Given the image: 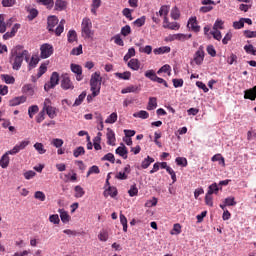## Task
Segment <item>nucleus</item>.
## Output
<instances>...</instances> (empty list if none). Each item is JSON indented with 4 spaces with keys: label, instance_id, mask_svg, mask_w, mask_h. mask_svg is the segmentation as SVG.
Here are the masks:
<instances>
[{
    "label": "nucleus",
    "instance_id": "f257e3e1",
    "mask_svg": "<svg viewBox=\"0 0 256 256\" xmlns=\"http://www.w3.org/2000/svg\"><path fill=\"white\" fill-rule=\"evenodd\" d=\"M81 36L84 39H93L95 36V30H93V22L91 19L85 17L81 23Z\"/></svg>",
    "mask_w": 256,
    "mask_h": 256
},
{
    "label": "nucleus",
    "instance_id": "f03ea898",
    "mask_svg": "<svg viewBox=\"0 0 256 256\" xmlns=\"http://www.w3.org/2000/svg\"><path fill=\"white\" fill-rule=\"evenodd\" d=\"M103 82V77H101L100 72H94L90 79V91H92L93 96L97 97L101 93V83Z\"/></svg>",
    "mask_w": 256,
    "mask_h": 256
},
{
    "label": "nucleus",
    "instance_id": "7ed1b4c3",
    "mask_svg": "<svg viewBox=\"0 0 256 256\" xmlns=\"http://www.w3.org/2000/svg\"><path fill=\"white\" fill-rule=\"evenodd\" d=\"M23 59H25V61L29 63V52L27 50H24L16 54L13 62V69H15L16 71H19V69H21Z\"/></svg>",
    "mask_w": 256,
    "mask_h": 256
},
{
    "label": "nucleus",
    "instance_id": "20e7f679",
    "mask_svg": "<svg viewBox=\"0 0 256 256\" xmlns=\"http://www.w3.org/2000/svg\"><path fill=\"white\" fill-rule=\"evenodd\" d=\"M42 110H44V113H46L50 119H55V117H57V108L51 106V99L49 98L44 100Z\"/></svg>",
    "mask_w": 256,
    "mask_h": 256
},
{
    "label": "nucleus",
    "instance_id": "39448f33",
    "mask_svg": "<svg viewBox=\"0 0 256 256\" xmlns=\"http://www.w3.org/2000/svg\"><path fill=\"white\" fill-rule=\"evenodd\" d=\"M57 85H59V73L53 72L50 77V82L44 85V89L45 91H49L50 89L57 87Z\"/></svg>",
    "mask_w": 256,
    "mask_h": 256
},
{
    "label": "nucleus",
    "instance_id": "423d86ee",
    "mask_svg": "<svg viewBox=\"0 0 256 256\" xmlns=\"http://www.w3.org/2000/svg\"><path fill=\"white\" fill-rule=\"evenodd\" d=\"M41 59H49V56L53 53V46L51 44H43L40 47Z\"/></svg>",
    "mask_w": 256,
    "mask_h": 256
},
{
    "label": "nucleus",
    "instance_id": "0eeeda50",
    "mask_svg": "<svg viewBox=\"0 0 256 256\" xmlns=\"http://www.w3.org/2000/svg\"><path fill=\"white\" fill-rule=\"evenodd\" d=\"M28 140H24L16 144L11 150H8V153H11V155H17L20 151H23L28 145H29Z\"/></svg>",
    "mask_w": 256,
    "mask_h": 256
},
{
    "label": "nucleus",
    "instance_id": "6e6552de",
    "mask_svg": "<svg viewBox=\"0 0 256 256\" xmlns=\"http://www.w3.org/2000/svg\"><path fill=\"white\" fill-rule=\"evenodd\" d=\"M70 69L76 75V81H83V68L79 64H71Z\"/></svg>",
    "mask_w": 256,
    "mask_h": 256
},
{
    "label": "nucleus",
    "instance_id": "1a4fd4ad",
    "mask_svg": "<svg viewBox=\"0 0 256 256\" xmlns=\"http://www.w3.org/2000/svg\"><path fill=\"white\" fill-rule=\"evenodd\" d=\"M204 59L205 51L203 50V46H200L194 54V62L196 63V65H202Z\"/></svg>",
    "mask_w": 256,
    "mask_h": 256
},
{
    "label": "nucleus",
    "instance_id": "9d476101",
    "mask_svg": "<svg viewBox=\"0 0 256 256\" xmlns=\"http://www.w3.org/2000/svg\"><path fill=\"white\" fill-rule=\"evenodd\" d=\"M187 27L190 31H193L194 33H199V31H201V26L197 24V17H191L188 20Z\"/></svg>",
    "mask_w": 256,
    "mask_h": 256
},
{
    "label": "nucleus",
    "instance_id": "9b49d317",
    "mask_svg": "<svg viewBox=\"0 0 256 256\" xmlns=\"http://www.w3.org/2000/svg\"><path fill=\"white\" fill-rule=\"evenodd\" d=\"M129 173H131V166L128 164L124 167L123 171H120L115 175V178L119 181H125L128 179L127 175H129Z\"/></svg>",
    "mask_w": 256,
    "mask_h": 256
},
{
    "label": "nucleus",
    "instance_id": "f8f14e48",
    "mask_svg": "<svg viewBox=\"0 0 256 256\" xmlns=\"http://www.w3.org/2000/svg\"><path fill=\"white\" fill-rule=\"evenodd\" d=\"M61 87L65 91H68V89L73 90L75 89V86L73 85V82H71V78H69L68 75H64L61 80Z\"/></svg>",
    "mask_w": 256,
    "mask_h": 256
},
{
    "label": "nucleus",
    "instance_id": "ddd939ff",
    "mask_svg": "<svg viewBox=\"0 0 256 256\" xmlns=\"http://www.w3.org/2000/svg\"><path fill=\"white\" fill-rule=\"evenodd\" d=\"M106 137L107 144L115 147V142L117 141V139L115 138V132L111 128L107 129Z\"/></svg>",
    "mask_w": 256,
    "mask_h": 256
},
{
    "label": "nucleus",
    "instance_id": "4468645a",
    "mask_svg": "<svg viewBox=\"0 0 256 256\" xmlns=\"http://www.w3.org/2000/svg\"><path fill=\"white\" fill-rule=\"evenodd\" d=\"M27 101L26 96H18L9 101L10 107H17V105H22V103H25Z\"/></svg>",
    "mask_w": 256,
    "mask_h": 256
},
{
    "label": "nucleus",
    "instance_id": "2eb2a0df",
    "mask_svg": "<svg viewBox=\"0 0 256 256\" xmlns=\"http://www.w3.org/2000/svg\"><path fill=\"white\" fill-rule=\"evenodd\" d=\"M127 65L132 71H139L141 68V62L137 58L130 59Z\"/></svg>",
    "mask_w": 256,
    "mask_h": 256
},
{
    "label": "nucleus",
    "instance_id": "dca6fc26",
    "mask_svg": "<svg viewBox=\"0 0 256 256\" xmlns=\"http://www.w3.org/2000/svg\"><path fill=\"white\" fill-rule=\"evenodd\" d=\"M9 155H11V153H9V151H7L0 159V167H2V169H7V167H9Z\"/></svg>",
    "mask_w": 256,
    "mask_h": 256
},
{
    "label": "nucleus",
    "instance_id": "f3484780",
    "mask_svg": "<svg viewBox=\"0 0 256 256\" xmlns=\"http://www.w3.org/2000/svg\"><path fill=\"white\" fill-rule=\"evenodd\" d=\"M244 99H250V101H255L256 99V86L252 89L244 91Z\"/></svg>",
    "mask_w": 256,
    "mask_h": 256
},
{
    "label": "nucleus",
    "instance_id": "a211bd4d",
    "mask_svg": "<svg viewBox=\"0 0 256 256\" xmlns=\"http://www.w3.org/2000/svg\"><path fill=\"white\" fill-rule=\"evenodd\" d=\"M59 23V19L57 16H50L48 17V30L55 31V25Z\"/></svg>",
    "mask_w": 256,
    "mask_h": 256
},
{
    "label": "nucleus",
    "instance_id": "6ab92c4d",
    "mask_svg": "<svg viewBox=\"0 0 256 256\" xmlns=\"http://www.w3.org/2000/svg\"><path fill=\"white\" fill-rule=\"evenodd\" d=\"M116 155H119L123 159H127V154L129 153L127 151V147H125V144H121L115 151Z\"/></svg>",
    "mask_w": 256,
    "mask_h": 256
},
{
    "label": "nucleus",
    "instance_id": "aec40b11",
    "mask_svg": "<svg viewBox=\"0 0 256 256\" xmlns=\"http://www.w3.org/2000/svg\"><path fill=\"white\" fill-rule=\"evenodd\" d=\"M58 213L62 223H69V221H71V216L69 215V212L65 211V209H59Z\"/></svg>",
    "mask_w": 256,
    "mask_h": 256
},
{
    "label": "nucleus",
    "instance_id": "412c9836",
    "mask_svg": "<svg viewBox=\"0 0 256 256\" xmlns=\"http://www.w3.org/2000/svg\"><path fill=\"white\" fill-rule=\"evenodd\" d=\"M138 91H141L139 86H137V85H130V86L126 87V88H123L121 90V93H122V95H125L127 93H138Z\"/></svg>",
    "mask_w": 256,
    "mask_h": 256
},
{
    "label": "nucleus",
    "instance_id": "4be33fe9",
    "mask_svg": "<svg viewBox=\"0 0 256 256\" xmlns=\"http://www.w3.org/2000/svg\"><path fill=\"white\" fill-rule=\"evenodd\" d=\"M154 55H163L165 53H171V47L162 46L153 50Z\"/></svg>",
    "mask_w": 256,
    "mask_h": 256
},
{
    "label": "nucleus",
    "instance_id": "5701e85b",
    "mask_svg": "<svg viewBox=\"0 0 256 256\" xmlns=\"http://www.w3.org/2000/svg\"><path fill=\"white\" fill-rule=\"evenodd\" d=\"M211 161L213 163L218 162V165H221V167H225V158L221 154H215L212 158Z\"/></svg>",
    "mask_w": 256,
    "mask_h": 256
},
{
    "label": "nucleus",
    "instance_id": "b1692460",
    "mask_svg": "<svg viewBox=\"0 0 256 256\" xmlns=\"http://www.w3.org/2000/svg\"><path fill=\"white\" fill-rule=\"evenodd\" d=\"M115 77H117V79H122L123 81H129V79H131V72L126 71V72H116Z\"/></svg>",
    "mask_w": 256,
    "mask_h": 256
},
{
    "label": "nucleus",
    "instance_id": "393cba45",
    "mask_svg": "<svg viewBox=\"0 0 256 256\" xmlns=\"http://www.w3.org/2000/svg\"><path fill=\"white\" fill-rule=\"evenodd\" d=\"M133 117H135L136 119H149V112L145 110H140L138 112H135L133 114Z\"/></svg>",
    "mask_w": 256,
    "mask_h": 256
},
{
    "label": "nucleus",
    "instance_id": "a878e982",
    "mask_svg": "<svg viewBox=\"0 0 256 256\" xmlns=\"http://www.w3.org/2000/svg\"><path fill=\"white\" fill-rule=\"evenodd\" d=\"M154 109H157V98L150 97L147 105V110L154 111Z\"/></svg>",
    "mask_w": 256,
    "mask_h": 256
},
{
    "label": "nucleus",
    "instance_id": "bb28decb",
    "mask_svg": "<svg viewBox=\"0 0 256 256\" xmlns=\"http://www.w3.org/2000/svg\"><path fill=\"white\" fill-rule=\"evenodd\" d=\"M98 239L103 243L107 242L109 240V232L105 229H102L98 234Z\"/></svg>",
    "mask_w": 256,
    "mask_h": 256
},
{
    "label": "nucleus",
    "instance_id": "cd10ccee",
    "mask_svg": "<svg viewBox=\"0 0 256 256\" xmlns=\"http://www.w3.org/2000/svg\"><path fill=\"white\" fill-rule=\"evenodd\" d=\"M1 79L3 82H5L7 85H13L15 83V77L9 75V74H2Z\"/></svg>",
    "mask_w": 256,
    "mask_h": 256
},
{
    "label": "nucleus",
    "instance_id": "c85d7f7f",
    "mask_svg": "<svg viewBox=\"0 0 256 256\" xmlns=\"http://www.w3.org/2000/svg\"><path fill=\"white\" fill-rule=\"evenodd\" d=\"M74 191V197H76V199H81V197L85 195V190L79 185L75 186Z\"/></svg>",
    "mask_w": 256,
    "mask_h": 256
},
{
    "label": "nucleus",
    "instance_id": "c756f323",
    "mask_svg": "<svg viewBox=\"0 0 256 256\" xmlns=\"http://www.w3.org/2000/svg\"><path fill=\"white\" fill-rule=\"evenodd\" d=\"M55 9L56 11H64V9H67V2L63 0H56Z\"/></svg>",
    "mask_w": 256,
    "mask_h": 256
},
{
    "label": "nucleus",
    "instance_id": "7c9ffc66",
    "mask_svg": "<svg viewBox=\"0 0 256 256\" xmlns=\"http://www.w3.org/2000/svg\"><path fill=\"white\" fill-rule=\"evenodd\" d=\"M85 97H87V92L83 91L75 100L73 107H79L81 103L85 100Z\"/></svg>",
    "mask_w": 256,
    "mask_h": 256
},
{
    "label": "nucleus",
    "instance_id": "2f4dec72",
    "mask_svg": "<svg viewBox=\"0 0 256 256\" xmlns=\"http://www.w3.org/2000/svg\"><path fill=\"white\" fill-rule=\"evenodd\" d=\"M23 93H26V95L33 96L35 93V89L33 88V85L31 84H26L22 88Z\"/></svg>",
    "mask_w": 256,
    "mask_h": 256
},
{
    "label": "nucleus",
    "instance_id": "473e14b6",
    "mask_svg": "<svg viewBox=\"0 0 256 256\" xmlns=\"http://www.w3.org/2000/svg\"><path fill=\"white\" fill-rule=\"evenodd\" d=\"M117 119H118V116H117V112H113L111 113L107 119L105 120V123L109 124V125H113V123H116L117 122Z\"/></svg>",
    "mask_w": 256,
    "mask_h": 256
},
{
    "label": "nucleus",
    "instance_id": "72a5a7b5",
    "mask_svg": "<svg viewBox=\"0 0 256 256\" xmlns=\"http://www.w3.org/2000/svg\"><path fill=\"white\" fill-rule=\"evenodd\" d=\"M108 195H110V197H117V188L109 186L104 192L105 197H108Z\"/></svg>",
    "mask_w": 256,
    "mask_h": 256
},
{
    "label": "nucleus",
    "instance_id": "f704fd0d",
    "mask_svg": "<svg viewBox=\"0 0 256 256\" xmlns=\"http://www.w3.org/2000/svg\"><path fill=\"white\" fill-rule=\"evenodd\" d=\"M34 149L37 150L39 155H45V153H47V150L45 149V146L43 145V143H39V142L35 143Z\"/></svg>",
    "mask_w": 256,
    "mask_h": 256
},
{
    "label": "nucleus",
    "instance_id": "c9c22d12",
    "mask_svg": "<svg viewBox=\"0 0 256 256\" xmlns=\"http://www.w3.org/2000/svg\"><path fill=\"white\" fill-rule=\"evenodd\" d=\"M164 29H171V31H179L180 25L177 22H170V24L163 25Z\"/></svg>",
    "mask_w": 256,
    "mask_h": 256
},
{
    "label": "nucleus",
    "instance_id": "e433bc0d",
    "mask_svg": "<svg viewBox=\"0 0 256 256\" xmlns=\"http://www.w3.org/2000/svg\"><path fill=\"white\" fill-rule=\"evenodd\" d=\"M67 37L68 43H75L77 41V32L75 30H69Z\"/></svg>",
    "mask_w": 256,
    "mask_h": 256
},
{
    "label": "nucleus",
    "instance_id": "4c0bfd02",
    "mask_svg": "<svg viewBox=\"0 0 256 256\" xmlns=\"http://www.w3.org/2000/svg\"><path fill=\"white\" fill-rule=\"evenodd\" d=\"M63 31H65V20L60 21L59 25L55 29V35H57V37H59V35H61V33H63Z\"/></svg>",
    "mask_w": 256,
    "mask_h": 256
},
{
    "label": "nucleus",
    "instance_id": "58836bf2",
    "mask_svg": "<svg viewBox=\"0 0 256 256\" xmlns=\"http://www.w3.org/2000/svg\"><path fill=\"white\" fill-rule=\"evenodd\" d=\"M36 113H39V106L37 105H32L28 108V115L30 119H33Z\"/></svg>",
    "mask_w": 256,
    "mask_h": 256
},
{
    "label": "nucleus",
    "instance_id": "ea45409f",
    "mask_svg": "<svg viewBox=\"0 0 256 256\" xmlns=\"http://www.w3.org/2000/svg\"><path fill=\"white\" fill-rule=\"evenodd\" d=\"M244 51L248 54V55H256V48L255 46H253V44H248L244 46Z\"/></svg>",
    "mask_w": 256,
    "mask_h": 256
},
{
    "label": "nucleus",
    "instance_id": "a19ab883",
    "mask_svg": "<svg viewBox=\"0 0 256 256\" xmlns=\"http://www.w3.org/2000/svg\"><path fill=\"white\" fill-rule=\"evenodd\" d=\"M128 194L130 197H137V195H139V189L137 188L136 184H133L130 186V189L128 190Z\"/></svg>",
    "mask_w": 256,
    "mask_h": 256
},
{
    "label": "nucleus",
    "instance_id": "79ce46f5",
    "mask_svg": "<svg viewBox=\"0 0 256 256\" xmlns=\"http://www.w3.org/2000/svg\"><path fill=\"white\" fill-rule=\"evenodd\" d=\"M151 163H155V159L147 156V158L142 161V169H147Z\"/></svg>",
    "mask_w": 256,
    "mask_h": 256
},
{
    "label": "nucleus",
    "instance_id": "37998d69",
    "mask_svg": "<svg viewBox=\"0 0 256 256\" xmlns=\"http://www.w3.org/2000/svg\"><path fill=\"white\" fill-rule=\"evenodd\" d=\"M81 155H85V148L83 146H79L78 148L74 149L73 156L77 159L81 157Z\"/></svg>",
    "mask_w": 256,
    "mask_h": 256
},
{
    "label": "nucleus",
    "instance_id": "c03bdc74",
    "mask_svg": "<svg viewBox=\"0 0 256 256\" xmlns=\"http://www.w3.org/2000/svg\"><path fill=\"white\" fill-rule=\"evenodd\" d=\"M99 173H101V170L99 169V166L94 165V166L89 168V170L87 172V177H89V175H99Z\"/></svg>",
    "mask_w": 256,
    "mask_h": 256
},
{
    "label": "nucleus",
    "instance_id": "a18cd8bd",
    "mask_svg": "<svg viewBox=\"0 0 256 256\" xmlns=\"http://www.w3.org/2000/svg\"><path fill=\"white\" fill-rule=\"evenodd\" d=\"M63 139L61 138H54L52 141H51V145H53V147H56V149H60L61 147H63Z\"/></svg>",
    "mask_w": 256,
    "mask_h": 256
},
{
    "label": "nucleus",
    "instance_id": "49530a36",
    "mask_svg": "<svg viewBox=\"0 0 256 256\" xmlns=\"http://www.w3.org/2000/svg\"><path fill=\"white\" fill-rule=\"evenodd\" d=\"M224 203L227 207H235V205H237V202L235 201V197L233 196L227 197L226 199H224Z\"/></svg>",
    "mask_w": 256,
    "mask_h": 256
},
{
    "label": "nucleus",
    "instance_id": "de8ad7c7",
    "mask_svg": "<svg viewBox=\"0 0 256 256\" xmlns=\"http://www.w3.org/2000/svg\"><path fill=\"white\" fill-rule=\"evenodd\" d=\"M208 195H213V193L217 194L219 193V186L217 185V183H213L212 185H210L208 187Z\"/></svg>",
    "mask_w": 256,
    "mask_h": 256
},
{
    "label": "nucleus",
    "instance_id": "09e8293b",
    "mask_svg": "<svg viewBox=\"0 0 256 256\" xmlns=\"http://www.w3.org/2000/svg\"><path fill=\"white\" fill-rule=\"evenodd\" d=\"M170 235H181V224H174L173 229L170 231Z\"/></svg>",
    "mask_w": 256,
    "mask_h": 256
},
{
    "label": "nucleus",
    "instance_id": "8fccbe9b",
    "mask_svg": "<svg viewBox=\"0 0 256 256\" xmlns=\"http://www.w3.org/2000/svg\"><path fill=\"white\" fill-rule=\"evenodd\" d=\"M34 199H37L38 201H45L47 197L45 196V193L43 191H36L34 193Z\"/></svg>",
    "mask_w": 256,
    "mask_h": 256
},
{
    "label": "nucleus",
    "instance_id": "3c124183",
    "mask_svg": "<svg viewBox=\"0 0 256 256\" xmlns=\"http://www.w3.org/2000/svg\"><path fill=\"white\" fill-rule=\"evenodd\" d=\"M24 179H26L27 181L33 179L36 175L37 172L33 171V170H28L26 172H24Z\"/></svg>",
    "mask_w": 256,
    "mask_h": 256
},
{
    "label": "nucleus",
    "instance_id": "603ef678",
    "mask_svg": "<svg viewBox=\"0 0 256 256\" xmlns=\"http://www.w3.org/2000/svg\"><path fill=\"white\" fill-rule=\"evenodd\" d=\"M140 53H146V55H151L153 53V47L151 45H146L139 48Z\"/></svg>",
    "mask_w": 256,
    "mask_h": 256
},
{
    "label": "nucleus",
    "instance_id": "864d4df0",
    "mask_svg": "<svg viewBox=\"0 0 256 256\" xmlns=\"http://www.w3.org/2000/svg\"><path fill=\"white\" fill-rule=\"evenodd\" d=\"M7 31V24H5V17L0 14V33Z\"/></svg>",
    "mask_w": 256,
    "mask_h": 256
},
{
    "label": "nucleus",
    "instance_id": "5fc2aeb1",
    "mask_svg": "<svg viewBox=\"0 0 256 256\" xmlns=\"http://www.w3.org/2000/svg\"><path fill=\"white\" fill-rule=\"evenodd\" d=\"M158 75H161V73H167L168 75H171V66L164 65L158 70Z\"/></svg>",
    "mask_w": 256,
    "mask_h": 256
},
{
    "label": "nucleus",
    "instance_id": "6e6d98bb",
    "mask_svg": "<svg viewBox=\"0 0 256 256\" xmlns=\"http://www.w3.org/2000/svg\"><path fill=\"white\" fill-rule=\"evenodd\" d=\"M50 223H53L54 225H59L61 223V220L59 219V215L52 214L49 216Z\"/></svg>",
    "mask_w": 256,
    "mask_h": 256
},
{
    "label": "nucleus",
    "instance_id": "4d7b16f0",
    "mask_svg": "<svg viewBox=\"0 0 256 256\" xmlns=\"http://www.w3.org/2000/svg\"><path fill=\"white\" fill-rule=\"evenodd\" d=\"M192 35L191 34H183V33H178L177 34V41H187L188 39H191Z\"/></svg>",
    "mask_w": 256,
    "mask_h": 256
},
{
    "label": "nucleus",
    "instance_id": "13d9d810",
    "mask_svg": "<svg viewBox=\"0 0 256 256\" xmlns=\"http://www.w3.org/2000/svg\"><path fill=\"white\" fill-rule=\"evenodd\" d=\"M45 73H47V64H41L38 69L37 77L39 78L45 75Z\"/></svg>",
    "mask_w": 256,
    "mask_h": 256
},
{
    "label": "nucleus",
    "instance_id": "bf43d9fd",
    "mask_svg": "<svg viewBox=\"0 0 256 256\" xmlns=\"http://www.w3.org/2000/svg\"><path fill=\"white\" fill-rule=\"evenodd\" d=\"M120 223L123 227L124 233H127V217L123 214H120Z\"/></svg>",
    "mask_w": 256,
    "mask_h": 256
},
{
    "label": "nucleus",
    "instance_id": "052dcab7",
    "mask_svg": "<svg viewBox=\"0 0 256 256\" xmlns=\"http://www.w3.org/2000/svg\"><path fill=\"white\" fill-rule=\"evenodd\" d=\"M145 77H147V79H150L151 81H155L157 74H155L154 70H148L145 72Z\"/></svg>",
    "mask_w": 256,
    "mask_h": 256
},
{
    "label": "nucleus",
    "instance_id": "680f3d73",
    "mask_svg": "<svg viewBox=\"0 0 256 256\" xmlns=\"http://www.w3.org/2000/svg\"><path fill=\"white\" fill-rule=\"evenodd\" d=\"M176 163L180 167H187V158L184 157H177L176 158Z\"/></svg>",
    "mask_w": 256,
    "mask_h": 256
},
{
    "label": "nucleus",
    "instance_id": "e2e57ef3",
    "mask_svg": "<svg viewBox=\"0 0 256 256\" xmlns=\"http://www.w3.org/2000/svg\"><path fill=\"white\" fill-rule=\"evenodd\" d=\"M171 17H172V19H174V20L179 19V17H180V12H179V8H178V7L172 8V10H171Z\"/></svg>",
    "mask_w": 256,
    "mask_h": 256
},
{
    "label": "nucleus",
    "instance_id": "0e129e2a",
    "mask_svg": "<svg viewBox=\"0 0 256 256\" xmlns=\"http://www.w3.org/2000/svg\"><path fill=\"white\" fill-rule=\"evenodd\" d=\"M157 205V198L153 197L151 200H147L145 203V207L151 208Z\"/></svg>",
    "mask_w": 256,
    "mask_h": 256
},
{
    "label": "nucleus",
    "instance_id": "69168bd1",
    "mask_svg": "<svg viewBox=\"0 0 256 256\" xmlns=\"http://www.w3.org/2000/svg\"><path fill=\"white\" fill-rule=\"evenodd\" d=\"M224 22L221 19H217L214 23L213 29L219 31V29H223Z\"/></svg>",
    "mask_w": 256,
    "mask_h": 256
},
{
    "label": "nucleus",
    "instance_id": "338daca9",
    "mask_svg": "<svg viewBox=\"0 0 256 256\" xmlns=\"http://www.w3.org/2000/svg\"><path fill=\"white\" fill-rule=\"evenodd\" d=\"M131 34V26L126 25L124 27H122L121 29V35H123L124 37H127V35Z\"/></svg>",
    "mask_w": 256,
    "mask_h": 256
},
{
    "label": "nucleus",
    "instance_id": "774afa93",
    "mask_svg": "<svg viewBox=\"0 0 256 256\" xmlns=\"http://www.w3.org/2000/svg\"><path fill=\"white\" fill-rule=\"evenodd\" d=\"M134 25H136V27H143V25H145V16L136 19Z\"/></svg>",
    "mask_w": 256,
    "mask_h": 256
}]
</instances>
